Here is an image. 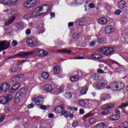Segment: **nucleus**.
<instances>
[{"label": "nucleus", "mask_w": 128, "mask_h": 128, "mask_svg": "<svg viewBox=\"0 0 128 128\" xmlns=\"http://www.w3.org/2000/svg\"><path fill=\"white\" fill-rule=\"evenodd\" d=\"M28 92V89L26 88H22L21 89H20L18 92H17V94L18 96L15 99V102L18 104L24 98Z\"/></svg>", "instance_id": "obj_1"}, {"label": "nucleus", "mask_w": 128, "mask_h": 128, "mask_svg": "<svg viewBox=\"0 0 128 128\" xmlns=\"http://www.w3.org/2000/svg\"><path fill=\"white\" fill-rule=\"evenodd\" d=\"M26 44L30 48H34L38 44V40L34 37H30L27 39Z\"/></svg>", "instance_id": "obj_2"}, {"label": "nucleus", "mask_w": 128, "mask_h": 128, "mask_svg": "<svg viewBox=\"0 0 128 128\" xmlns=\"http://www.w3.org/2000/svg\"><path fill=\"white\" fill-rule=\"evenodd\" d=\"M12 100V96L10 94H8L6 96H0V104H6Z\"/></svg>", "instance_id": "obj_3"}, {"label": "nucleus", "mask_w": 128, "mask_h": 128, "mask_svg": "<svg viewBox=\"0 0 128 128\" xmlns=\"http://www.w3.org/2000/svg\"><path fill=\"white\" fill-rule=\"evenodd\" d=\"M100 52H103L105 56H110V54H112V52H114V48L103 47L100 48Z\"/></svg>", "instance_id": "obj_4"}, {"label": "nucleus", "mask_w": 128, "mask_h": 128, "mask_svg": "<svg viewBox=\"0 0 128 128\" xmlns=\"http://www.w3.org/2000/svg\"><path fill=\"white\" fill-rule=\"evenodd\" d=\"M10 46V43L6 41H2L0 42V52L2 50H6Z\"/></svg>", "instance_id": "obj_5"}, {"label": "nucleus", "mask_w": 128, "mask_h": 128, "mask_svg": "<svg viewBox=\"0 0 128 128\" xmlns=\"http://www.w3.org/2000/svg\"><path fill=\"white\" fill-rule=\"evenodd\" d=\"M34 54V52H24L21 54H16L13 56L12 58H24L26 56H28Z\"/></svg>", "instance_id": "obj_6"}, {"label": "nucleus", "mask_w": 128, "mask_h": 128, "mask_svg": "<svg viewBox=\"0 0 128 128\" xmlns=\"http://www.w3.org/2000/svg\"><path fill=\"white\" fill-rule=\"evenodd\" d=\"M106 84H108L106 80H99L97 83V88L98 90H104V88H105Z\"/></svg>", "instance_id": "obj_7"}, {"label": "nucleus", "mask_w": 128, "mask_h": 128, "mask_svg": "<svg viewBox=\"0 0 128 128\" xmlns=\"http://www.w3.org/2000/svg\"><path fill=\"white\" fill-rule=\"evenodd\" d=\"M10 84L8 83H3L1 84V86H0V92H6L8 90H10Z\"/></svg>", "instance_id": "obj_8"}, {"label": "nucleus", "mask_w": 128, "mask_h": 128, "mask_svg": "<svg viewBox=\"0 0 128 128\" xmlns=\"http://www.w3.org/2000/svg\"><path fill=\"white\" fill-rule=\"evenodd\" d=\"M34 4H36V0H28L24 3V6L27 8H30Z\"/></svg>", "instance_id": "obj_9"}, {"label": "nucleus", "mask_w": 128, "mask_h": 128, "mask_svg": "<svg viewBox=\"0 0 128 128\" xmlns=\"http://www.w3.org/2000/svg\"><path fill=\"white\" fill-rule=\"evenodd\" d=\"M20 88V84L16 83L14 84L10 90V94H14Z\"/></svg>", "instance_id": "obj_10"}, {"label": "nucleus", "mask_w": 128, "mask_h": 128, "mask_svg": "<svg viewBox=\"0 0 128 128\" xmlns=\"http://www.w3.org/2000/svg\"><path fill=\"white\" fill-rule=\"evenodd\" d=\"M104 32L106 34H113L114 32V28H112V26H108L105 28Z\"/></svg>", "instance_id": "obj_11"}, {"label": "nucleus", "mask_w": 128, "mask_h": 128, "mask_svg": "<svg viewBox=\"0 0 128 128\" xmlns=\"http://www.w3.org/2000/svg\"><path fill=\"white\" fill-rule=\"evenodd\" d=\"M108 22V18L106 17L100 18L98 20V22L100 24H106Z\"/></svg>", "instance_id": "obj_12"}, {"label": "nucleus", "mask_w": 128, "mask_h": 128, "mask_svg": "<svg viewBox=\"0 0 128 128\" xmlns=\"http://www.w3.org/2000/svg\"><path fill=\"white\" fill-rule=\"evenodd\" d=\"M64 110V106L62 104L60 106H57L55 108V112L57 114H60V112H62Z\"/></svg>", "instance_id": "obj_13"}, {"label": "nucleus", "mask_w": 128, "mask_h": 128, "mask_svg": "<svg viewBox=\"0 0 128 128\" xmlns=\"http://www.w3.org/2000/svg\"><path fill=\"white\" fill-rule=\"evenodd\" d=\"M14 20H16L15 16H12L10 19H9L6 22L4 23V26H10V24H12V22L14 21Z\"/></svg>", "instance_id": "obj_14"}, {"label": "nucleus", "mask_w": 128, "mask_h": 128, "mask_svg": "<svg viewBox=\"0 0 128 128\" xmlns=\"http://www.w3.org/2000/svg\"><path fill=\"white\" fill-rule=\"evenodd\" d=\"M36 30L39 32L40 34H42V32H44V26H42V24H40L38 25L36 28Z\"/></svg>", "instance_id": "obj_15"}, {"label": "nucleus", "mask_w": 128, "mask_h": 128, "mask_svg": "<svg viewBox=\"0 0 128 128\" xmlns=\"http://www.w3.org/2000/svg\"><path fill=\"white\" fill-rule=\"evenodd\" d=\"M57 52H60V54H70L72 52V50H68L66 49L58 50Z\"/></svg>", "instance_id": "obj_16"}, {"label": "nucleus", "mask_w": 128, "mask_h": 128, "mask_svg": "<svg viewBox=\"0 0 128 128\" xmlns=\"http://www.w3.org/2000/svg\"><path fill=\"white\" fill-rule=\"evenodd\" d=\"M126 1L120 0L118 3V8H126Z\"/></svg>", "instance_id": "obj_17"}, {"label": "nucleus", "mask_w": 128, "mask_h": 128, "mask_svg": "<svg viewBox=\"0 0 128 128\" xmlns=\"http://www.w3.org/2000/svg\"><path fill=\"white\" fill-rule=\"evenodd\" d=\"M64 90V86H60L59 88L56 89L54 94H62V92Z\"/></svg>", "instance_id": "obj_18"}, {"label": "nucleus", "mask_w": 128, "mask_h": 128, "mask_svg": "<svg viewBox=\"0 0 128 128\" xmlns=\"http://www.w3.org/2000/svg\"><path fill=\"white\" fill-rule=\"evenodd\" d=\"M92 58L94 60H102V56L100 54H95L92 56Z\"/></svg>", "instance_id": "obj_19"}, {"label": "nucleus", "mask_w": 128, "mask_h": 128, "mask_svg": "<svg viewBox=\"0 0 128 128\" xmlns=\"http://www.w3.org/2000/svg\"><path fill=\"white\" fill-rule=\"evenodd\" d=\"M110 86H111V90H115L116 92L118 90V83L114 82V83H112L110 84Z\"/></svg>", "instance_id": "obj_20"}, {"label": "nucleus", "mask_w": 128, "mask_h": 128, "mask_svg": "<svg viewBox=\"0 0 128 128\" xmlns=\"http://www.w3.org/2000/svg\"><path fill=\"white\" fill-rule=\"evenodd\" d=\"M120 116L118 114H114L111 117H110L109 118L110 120H120Z\"/></svg>", "instance_id": "obj_21"}, {"label": "nucleus", "mask_w": 128, "mask_h": 128, "mask_svg": "<svg viewBox=\"0 0 128 128\" xmlns=\"http://www.w3.org/2000/svg\"><path fill=\"white\" fill-rule=\"evenodd\" d=\"M108 128L106 124H104V122H100L97 124L94 128Z\"/></svg>", "instance_id": "obj_22"}, {"label": "nucleus", "mask_w": 128, "mask_h": 128, "mask_svg": "<svg viewBox=\"0 0 128 128\" xmlns=\"http://www.w3.org/2000/svg\"><path fill=\"white\" fill-rule=\"evenodd\" d=\"M114 104H105L102 106V110H108V108H114Z\"/></svg>", "instance_id": "obj_23"}, {"label": "nucleus", "mask_w": 128, "mask_h": 128, "mask_svg": "<svg viewBox=\"0 0 128 128\" xmlns=\"http://www.w3.org/2000/svg\"><path fill=\"white\" fill-rule=\"evenodd\" d=\"M44 90L47 92H52V86L48 84L44 86Z\"/></svg>", "instance_id": "obj_24"}, {"label": "nucleus", "mask_w": 128, "mask_h": 128, "mask_svg": "<svg viewBox=\"0 0 128 128\" xmlns=\"http://www.w3.org/2000/svg\"><path fill=\"white\" fill-rule=\"evenodd\" d=\"M18 70V65L16 64H14L11 68L12 72H16Z\"/></svg>", "instance_id": "obj_25"}, {"label": "nucleus", "mask_w": 128, "mask_h": 128, "mask_svg": "<svg viewBox=\"0 0 128 128\" xmlns=\"http://www.w3.org/2000/svg\"><path fill=\"white\" fill-rule=\"evenodd\" d=\"M118 90H122L124 88V84L122 82L117 84Z\"/></svg>", "instance_id": "obj_26"}, {"label": "nucleus", "mask_w": 128, "mask_h": 128, "mask_svg": "<svg viewBox=\"0 0 128 128\" xmlns=\"http://www.w3.org/2000/svg\"><path fill=\"white\" fill-rule=\"evenodd\" d=\"M50 76V74L46 72H44L42 74L41 76L44 80H48V76Z\"/></svg>", "instance_id": "obj_27"}, {"label": "nucleus", "mask_w": 128, "mask_h": 128, "mask_svg": "<svg viewBox=\"0 0 128 128\" xmlns=\"http://www.w3.org/2000/svg\"><path fill=\"white\" fill-rule=\"evenodd\" d=\"M60 72V66H56L54 68V74H58Z\"/></svg>", "instance_id": "obj_28"}, {"label": "nucleus", "mask_w": 128, "mask_h": 128, "mask_svg": "<svg viewBox=\"0 0 128 128\" xmlns=\"http://www.w3.org/2000/svg\"><path fill=\"white\" fill-rule=\"evenodd\" d=\"M72 96V92H66L64 94V98H66V100H70Z\"/></svg>", "instance_id": "obj_29"}, {"label": "nucleus", "mask_w": 128, "mask_h": 128, "mask_svg": "<svg viewBox=\"0 0 128 128\" xmlns=\"http://www.w3.org/2000/svg\"><path fill=\"white\" fill-rule=\"evenodd\" d=\"M78 104L80 106H82V108H85L86 104V101L84 100H80L78 101Z\"/></svg>", "instance_id": "obj_30"}, {"label": "nucleus", "mask_w": 128, "mask_h": 128, "mask_svg": "<svg viewBox=\"0 0 128 128\" xmlns=\"http://www.w3.org/2000/svg\"><path fill=\"white\" fill-rule=\"evenodd\" d=\"M23 26L24 24L22 22H17L15 24V28L18 30H20Z\"/></svg>", "instance_id": "obj_31"}, {"label": "nucleus", "mask_w": 128, "mask_h": 128, "mask_svg": "<svg viewBox=\"0 0 128 128\" xmlns=\"http://www.w3.org/2000/svg\"><path fill=\"white\" fill-rule=\"evenodd\" d=\"M97 42L98 44H106V38H98L97 40Z\"/></svg>", "instance_id": "obj_32"}, {"label": "nucleus", "mask_w": 128, "mask_h": 128, "mask_svg": "<svg viewBox=\"0 0 128 128\" xmlns=\"http://www.w3.org/2000/svg\"><path fill=\"white\" fill-rule=\"evenodd\" d=\"M32 16L36 17V16H40V13L38 12V11L36 10H34L32 13Z\"/></svg>", "instance_id": "obj_33"}, {"label": "nucleus", "mask_w": 128, "mask_h": 128, "mask_svg": "<svg viewBox=\"0 0 128 128\" xmlns=\"http://www.w3.org/2000/svg\"><path fill=\"white\" fill-rule=\"evenodd\" d=\"M78 80V76H72L70 78V80L72 82H77Z\"/></svg>", "instance_id": "obj_34"}, {"label": "nucleus", "mask_w": 128, "mask_h": 128, "mask_svg": "<svg viewBox=\"0 0 128 128\" xmlns=\"http://www.w3.org/2000/svg\"><path fill=\"white\" fill-rule=\"evenodd\" d=\"M110 114V110H104L101 112V114L102 116H106V114Z\"/></svg>", "instance_id": "obj_35"}, {"label": "nucleus", "mask_w": 128, "mask_h": 128, "mask_svg": "<svg viewBox=\"0 0 128 128\" xmlns=\"http://www.w3.org/2000/svg\"><path fill=\"white\" fill-rule=\"evenodd\" d=\"M80 36V34L74 32L73 35H72V38L74 40H76V38H79Z\"/></svg>", "instance_id": "obj_36"}, {"label": "nucleus", "mask_w": 128, "mask_h": 128, "mask_svg": "<svg viewBox=\"0 0 128 128\" xmlns=\"http://www.w3.org/2000/svg\"><path fill=\"white\" fill-rule=\"evenodd\" d=\"M70 114V112L66 111H63L61 112V114H62V116H64L65 118L68 117V114Z\"/></svg>", "instance_id": "obj_37"}, {"label": "nucleus", "mask_w": 128, "mask_h": 128, "mask_svg": "<svg viewBox=\"0 0 128 128\" xmlns=\"http://www.w3.org/2000/svg\"><path fill=\"white\" fill-rule=\"evenodd\" d=\"M37 100L38 98H32V102H34L37 106H42V104H40V101Z\"/></svg>", "instance_id": "obj_38"}, {"label": "nucleus", "mask_w": 128, "mask_h": 128, "mask_svg": "<svg viewBox=\"0 0 128 128\" xmlns=\"http://www.w3.org/2000/svg\"><path fill=\"white\" fill-rule=\"evenodd\" d=\"M44 50H38L36 51L37 54L40 56H44Z\"/></svg>", "instance_id": "obj_39"}, {"label": "nucleus", "mask_w": 128, "mask_h": 128, "mask_svg": "<svg viewBox=\"0 0 128 128\" xmlns=\"http://www.w3.org/2000/svg\"><path fill=\"white\" fill-rule=\"evenodd\" d=\"M86 22L84 20H82L79 22V26H86Z\"/></svg>", "instance_id": "obj_40"}, {"label": "nucleus", "mask_w": 128, "mask_h": 128, "mask_svg": "<svg viewBox=\"0 0 128 128\" xmlns=\"http://www.w3.org/2000/svg\"><path fill=\"white\" fill-rule=\"evenodd\" d=\"M68 110L70 112H72V110H74V112H78V108L76 107H72L70 106L68 108Z\"/></svg>", "instance_id": "obj_41"}, {"label": "nucleus", "mask_w": 128, "mask_h": 128, "mask_svg": "<svg viewBox=\"0 0 128 128\" xmlns=\"http://www.w3.org/2000/svg\"><path fill=\"white\" fill-rule=\"evenodd\" d=\"M37 100H38L39 101L40 104H44V98H43L40 97V96L38 97Z\"/></svg>", "instance_id": "obj_42"}, {"label": "nucleus", "mask_w": 128, "mask_h": 128, "mask_svg": "<svg viewBox=\"0 0 128 128\" xmlns=\"http://www.w3.org/2000/svg\"><path fill=\"white\" fill-rule=\"evenodd\" d=\"M87 92H88V88H85L81 90V92H80L81 94L82 95L86 94Z\"/></svg>", "instance_id": "obj_43"}, {"label": "nucleus", "mask_w": 128, "mask_h": 128, "mask_svg": "<svg viewBox=\"0 0 128 128\" xmlns=\"http://www.w3.org/2000/svg\"><path fill=\"white\" fill-rule=\"evenodd\" d=\"M78 122L76 120H74L72 124V126L73 128H76L78 126Z\"/></svg>", "instance_id": "obj_44"}, {"label": "nucleus", "mask_w": 128, "mask_h": 128, "mask_svg": "<svg viewBox=\"0 0 128 128\" xmlns=\"http://www.w3.org/2000/svg\"><path fill=\"white\" fill-rule=\"evenodd\" d=\"M94 116V114H92L91 112L88 113V114H86V115H85L84 116V118H90V116Z\"/></svg>", "instance_id": "obj_45"}, {"label": "nucleus", "mask_w": 128, "mask_h": 128, "mask_svg": "<svg viewBox=\"0 0 128 128\" xmlns=\"http://www.w3.org/2000/svg\"><path fill=\"white\" fill-rule=\"evenodd\" d=\"M18 2V0H8V4H14Z\"/></svg>", "instance_id": "obj_46"}, {"label": "nucleus", "mask_w": 128, "mask_h": 128, "mask_svg": "<svg viewBox=\"0 0 128 128\" xmlns=\"http://www.w3.org/2000/svg\"><path fill=\"white\" fill-rule=\"evenodd\" d=\"M84 0H75V2L77 4H82V2H84Z\"/></svg>", "instance_id": "obj_47"}, {"label": "nucleus", "mask_w": 128, "mask_h": 128, "mask_svg": "<svg viewBox=\"0 0 128 128\" xmlns=\"http://www.w3.org/2000/svg\"><path fill=\"white\" fill-rule=\"evenodd\" d=\"M128 106V103L126 104H122L121 106H120V108H124Z\"/></svg>", "instance_id": "obj_48"}, {"label": "nucleus", "mask_w": 128, "mask_h": 128, "mask_svg": "<svg viewBox=\"0 0 128 128\" xmlns=\"http://www.w3.org/2000/svg\"><path fill=\"white\" fill-rule=\"evenodd\" d=\"M0 2L4 4H8V0H0Z\"/></svg>", "instance_id": "obj_49"}, {"label": "nucleus", "mask_w": 128, "mask_h": 128, "mask_svg": "<svg viewBox=\"0 0 128 128\" xmlns=\"http://www.w3.org/2000/svg\"><path fill=\"white\" fill-rule=\"evenodd\" d=\"M12 46H18V42H16V40L12 41Z\"/></svg>", "instance_id": "obj_50"}, {"label": "nucleus", "mask_w": 128, "mask_h": 128, "mask_svg": "<svg viewBox=\"0 0 128 128\" xmlns=\"http://www.w3.org/2000/svg\"><path fill=\"white\" fill-rule=\"evenodd\" d=\"M120 12H122L120 10H117L116 11H115V14H116V16H120Z\"/></svg>", "instance_id": "obj_51"}, {"label": "nucleus", "mask_w": 128, "mask_h": 128, "mask_svg": "<svg viewBox=\"0 0 128 128\" xmlns=\"http://www.w3.org/2000/svg\"><path fill=\"white\" fill-rule=\"evenodd\" d=\"M34 106V104H30L28 105L27 108H32Z\"/></svg>", "instance_id": "obj_52"}, {"label": "nucleus", "mask_w": 128, "mask_h": 128, "mask_svg": "<svg viewBox=\"0 0 128 128\" xmlns=\"http://www.w3.org/2000/svg\"><path fill=\"white\" fill-rule=\"evenodd\" d=\"M32 32V31L30 30V29L28 28L26 30V34L27 36H28V34H30V33Z\"/></svg>", "instance_id": "obj_53"}, {"label": "nucleus", "mask_w": 128, "mask_h": 128, "mask_svg": "<svg viewBox=\"0 0 128 128\" xmlns=\"http://www.w3.org/2000/svg\"><path fill=\"white\" fill-rule=\"evenodd\" d=\"M122 68V66H119V68H116L115 69H114V72H120V68Z\"/></svg>", "instance_id": "obj_54"}, {"label": "nucleus", "mask_w": 128, "mask_h": 128, "mask_svg": "<svg viewBox=\"0 0 128 128\" xmlns=\"http://www.w3.org/2000/svg\"><path fill=\"white\" fill-rule=\"evenodd\" d=\"M90 46H96V41H93L90 44H89Z\"/></svg>", "instance_id": "obj_55"}, {"label": "nucleus", "mask_w": 128, "mask_h": 128, "mask_svg": "<svg viewBox=\"0 0 128 128\" xmlns=\"http://www.w3.org/2000/svg\"><path fill=\"white\" fill-rule=\"evenodd\" d=\"M97 72L98 74H104V72L102 69H98Z\"/></svg>", "instance_id": "obj_56"}, {"label": "nucleus", "mask_w": 128, "mask_h": 128, "mask_svg": "<svg viewBox=\"0 0 128 128\" xmlns=\"http://www.w3.org/2000/svg\"><path fill=\"white\" fill-rule=\"evenodd\" d=\"M48 118H54V114L52 113H50L49 114L48 116Z\"/></svg>", "instance_id": "obj_57"}, {"label": "nucleus", "mask_w": 128, "mask_h": 128, "mask_svg": "<svg viewBox=\"0 0 128 128\" xmlns=\"http://www.w3.org/2000/svg\"><path fill=\"white\" fill-rule=\"evenodd\" d=\"M17 76H18L20 80L21 78H24V75L22 74H20Z\"/></svg>", "instance_id": "obj_58"}, {"label": "nucleus", "mask_w": 128, "mask_h": 128, "mask_svg": "<svg viewBox=\"0 0 128 128\" xmlns=\"http://www.w3.org/2000/svg\"><path fill=\"white\" fill-rule=\"evenodd\" d=\"M74 22H70L68 24V28H72V26H74Z\"/></svg>", "instance_id": "obj_59"}, {"label": "nucleus", "mask_w": 128, "mask_h": 128, "mask_svg": "<svg viewBox=\"0 0 128 128\" xmlns=\"http://www.w3.org/2000/svg\"><path fill=\"white\" fill-rule=\"evenodd\" d=\"M36 10L38 12H42V6L41 7H38L37 8H35Z\"/></svg>", "instance_id": "obj_60"}, {"label": "nucleus", "mask_w": 128, "mask_h": 128, "mask_svg": "<svg viewBox=\"0 0 128 128\" xmlns=\"http://www.w3.org/2000/svg\"><path fill=\"white\" fill-rule=\"evenodd\" d=\"M89 8H94V3L89 4Z\"/></svg>", "instance_id": "obj_61"}, {"label": "nucleus", "mask_w": 128, "mask_h": 128, "mask_svg": "<svg viewBox=\"0 0 128 128\" xmlns=\"http://www.w3.org/2000/svg\"><path fill=\"white\" fill-rule=\"evenodd\" d=\"M48 54V52L44 50L43 52V56H46Z\"/></svg>", "instance_id": "obj_62"}, {"label": "nucleus", "mask_w": 128, "mask_h": 128, "mask_svg": "<svg viewBox=\"0 0 128 128\" xmlns=\"http://www.w3.org/2000/svg\"><path fill=\"white\" fill-rule=\"evenodd\" d=\"M40 108H41V110H46V106L44 105H41Z\"/></svg>", "instance_id": "obj_63"}, {"label": "nucleus", "mask_w": 128, "mask_h": 128, "mask_svg": "<svg viewBox=\"0 0 128 128\" xmlns=\"http://www.w3.org/2000/svg\"><path fill=\"white\" fill-rule=\"evenodd\" d=\"M84 114V109H80V114Z\"/></svg>", "instance_id": "obj_64"}]
</instances>
